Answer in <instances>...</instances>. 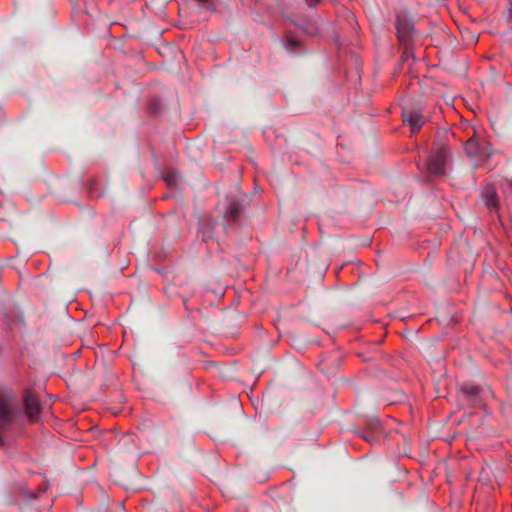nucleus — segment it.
Here are the masks:
<instances>
[{"label":"nucleus","instance_id":"9","mask_svg":"<svg viewBox=\"0 0 512 512\" xmlns=\"http://www.w3.org/2000/svg\"><path fill=\"white\" fill-rule=\"evenodd\" d=\"M24 405L27 416L35 421L40 413V403L37 397L27 392L24 397Z\"/></svg>","mask_w":512,"mask_h":512},{"label":"nucleus","instance_id":"11","mask_svg":"<svg viewBox=\"0 0 512 512\" xmlns=\"http://www.w3.org/2000/svg\"><path fill=\"white\" fill-rule=\"evenodd\" d=\"M299 28L302 29L305 33H307L308 35H316L318 33V26L316 25V23L314 22H311V23H308L306 25L304 24H298Z\"/></svg>","mask_w":512,"mask_h":512},{"label":"nucleus","instance_id":"14","mask_svg":"<svg viewBox=\"0 0 512 512\" xmlns=\"http://www.w3.org/2000/svg\"><path fill=\"white\" fill-rule=\"evenodd\" d=\"M288 41L292 46H298V42L295 39L290 38Z\"/></svg>","mask_w":512,"mask_h":512},{"label":"nucleus","instance_id":"13","mask_svg":"<svg viewBox=\"0 0 512 512\" xmlns=\"http://www.w3.org/2000/svg\"><path fill=\"white\" fill-rule=\"evenodd\" d=\"M123 504H124L123 502L118 501V502L116 503V507H115L114 509H115V510L123 509V508H124V507H123Z\"/></svg>","mask_w":512,"mask_h":512},{"label":"nucleus","instance_id":"6","mask_svg":"<svg viewBox=\"0 0 512 512\" xmlns=\"http://www.w3.org/2000/svg\"><path fill=\"white\" fill-rule=\"evenodd\" d=\"M465 152L470 157L487 156L490 157L491 153L488 151V145L486 143L480 144L479 140L475 137H471L464 146Z\"/></svg>","mask_w":512,"mask_h":512},{"label":"nucleus","instance_id":"8","mask_svg":"<svg viewBox=\"0 0 512 512\" xmlns=\"http://www.w3.org/2000/svg\"><path fill=\"white\" fill-rule=\"evenodd\" d=\"M445 162L446 156L444 150H437L430 156L428 161V169L430 173L434 175H442L444 173Z\"/></svg>","mask_w":512,"mask_h":512},{"label":"nucleus","instance_id":"5","mask_svg":"<svg viewBox=\"0 0 512 512\" xmlns=\"http://www.w3.org/2000/svg\"><path fill=\"white\" fill-rule=\"evenodd\" d=\"M397 34L400 42L405 46V54H408V49L411 45L414 29L407 21H397L396 24Z\"/></svg>","mask_w":512,"mask_h":512},{"label":"nucleus","instance_id":"2","mask_svg":"<svg viewBox=\"0 0 512 512\" xmlns=\"http://www.w3.org/2000/svg\"><path fill=\"white\" fill-rule=\"evenodd\" d=\"M361 437L370 444L379 443L383 439V428L376 418L369 419L361 432Z\"/></svg>","mask_w":512,"mask_h":512},{"label":"nucleus","instance_id":"4","mask_svg":"<svg viewBox=\"0 0 512 512\" xmlns=\"http://www.w3.org/2000/svg\"><path fill=\"white\" fill-rule=\"evenodd\" d=\"M402 116L404 122L409 124L412 133L419 132L422 125L425 123L424 116L421 114L420 109L417 108L409 110L404 109Z\"/></svg>","mask_w":512,"mask_h":512},{"label":"nucleus","instance_id":"3","mask_svg":"<svg viewBox=\"0 0 512 512\" xmlns=\"http://www.w3.org/2000/svg\"><path fill=\"white\" fill-rule=\"evenodd\" d=\"M480 200L490 212L499 211L500 201L496 188L493 185H487L482 189Z\"/></svg>","mask_w":512,"mask_h":512},{"label":"nucleus","instance_id":"1","mask_svg":"<svg viewBox=\"0 0 512 512\" xmlns=\"http://www.w3.org/2000/svg\"><path fill=\"white\" fill-rule=\"evenodd\" d=\"M15 405L12 399L0 393V445L3 444V433L14 422Z\"/></svg>","mask_w":512,"mask_h":512},{"label":"nucleus","instance_id":"12","mask_svg":"<svg viewBox=\"0 0 512 512\" xmlns=\"http://www.w3.org/2000/svg\"><path fill=\"white\" fill-rule=\"evenodd\" d=\"M308 7L312 8L315 7L320 0H305Z\"/></svg>","mask_w":512,"mask_h":512},{"label":"nucleus","instance_id":"7","mask_svg":"<svg viewBox=\"0 0 512 512\" xmlns=\"http://www.w3.org/2000/svg\"><path fill=\"white\" fill-rule=\"evenodd\" d=\"M462 392L464 394V396L470 401L472 402L473 405L477 406V405H480L481 402H482V397L486 394V393H490V390L489 389H484V388H481L479 386H476V385H464L462 387Z\"/></svg>","mask_w":512,"mask_h":512},{"label":"nucleus","instance_id":"10","mask_svg":"<svg viewBox=\"0 0 512 512\" xmlns=\"http://www.w3.org/2000/svg\"><path fill=\"white\" fill-rule=\"evenodd\" d=\"M241 211L240 204L237 201H231L226 214L233 220L237 219Z\"/></svg>","mask_w":512,"mask_h":512}]
</instances>
